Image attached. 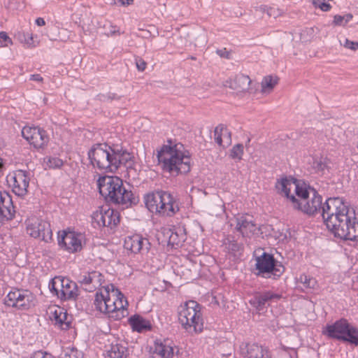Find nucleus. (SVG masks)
<instances>
[{"instance_id": "nucleus-59", "label": "nucleus", "mask_w": 358, "mask_h": 358, "mask_svg": "<svg viewBox=\"0 0 358 358\" xmlns=\"http://www.w3.org/2000/svg\"><path fill=\"white\" fill-rule=\"evenodd\" d=\"M120 99V96H117L116 94L110 93V92L108 93V99H109V101H112V100H115V99L118 100Z\"/></svg>"}, {"instance_id": "nucleus-15", "label": "nucleus", "mask_w": 358, "mask_h": 358, "mask_svg": "<svg viewBox=\"0 0 358 358\" xmlns=\"http://www.w3.org/2000/svg\"><path fill=\"white\" fill-rule=\"evenodd\" d=\"M113 173H115L118 169L123 166L127 169H132L134 166V157L123 150L122 148L115 146V151H113Z\"/></svg>"}, {"instance_id": "nucleus-11", "label": "nucleus", "mask_w": 358, "mask_h": 358, "mask_svg": "<svg viewBox=\"0 0 358 358\" xmlns=\"http://www.w3.org/2000/svg\"><path fill=\"white\" fill-rule=\"evenodd\" d=\"M27 233L34 238L48 243L52 239L50 224L43 220L32 217L27 221Z\"/></svg>"}, {"instance_id": "nucleus-49", "label": "nucleus", "mask_w": 358, "mask_h": 358, "mask_svg": "<svg viewBox=\"0 0 358 358\" xmlns=\"http://www.w3.org/2000/svg\"><path fill=\"white\" fill-rule=\"evenodd\" d=\"M216 53L222 58L229 59L230 58V52L227 50L226 48L217 49L216 50Z\"/></svg>"}, {"instance_id": "nucleus-7", "label": "nucleus", "mask_w": 358, "mask_h": 358, "mask_svg": "<svg viewBox=\"0 0 358 358\" xmlns=\"http://www.w3.org/2000/svg\"><path fill=\"white\" fill-rule=\"evenodd\" d=\"M255 274L264 278H280L285 271L282 262L275 259L273 255L263 252L262 255L257 257Z\"/></svg>"}, {"instance_id": "nucleus-21", "label": "nucleus", "mask_w": 358, "mask_h": 358, "mask_svg": "<svg viewBox=\"0 0 358 358\" xmlns=\"http://www.w3.org/2000/svg\"><path fill=\"white\" fill-rule=\"evenodd\" d=\"M124 246L127 250L138 253L141 251H148L150 243L148 239L143 238L141 235L134 234L125 238Z\"/></svg>"}, {"instance_id": "nucleus-3", "label": "nucleus", "mask_w": 358, "mask_h": 358, "mask_svg": "<svg viewBox=\"0 0 358 358\" xmlns=\"http://www.w3.org/2000/svg\"><path fill=\"white\" fill-rule=\"evenodd\" d=\"M143 201L148 210L162 216H173L175 214L174 200L172 195L165 191H153L145 194Z\"/></svg>"}, {"instance_id": "nucleus-5", "label": "nucleus", "mask_w": 358, "mask_h": 358, "mask_svg": "<svg viewBox=\"0 0 358 358\" xmlns=\"http://www.w3.org/2000/svg\"><path fill=\"white\" fill-rule=\"evenodd\" d=\"M113 151L114 145L96 143L88 151V159L94 168L103 173H113Z\"/></svg>"}, {"instance_id": "nucleus-17", "label": "nucleus", "mask_w": 358, "mask_h": 358, "mask_svg": "<svg viewBox=\"0 0 358 358\" xmlns=\"http://www.w3.org/2000/svg\"><path fill=\"white\" fill-rule=\"evenodd\" d=\"M282 298V295L271 292H257L250 300L249 303L257 311L264 309L266 305L277 301Z\"/></svg>"}, {"instance_id": "nucleus-6", "label": "nucleus", "mask_w": 358, "mask_h": 358, "mask_svg": "<svg viewBox=\"0 0 358 358\" xmlns=\"http://www.w3.org/2000/svg\"><path fill=\"white\" fill-rule=\"evenodd\" d=\"M201 306L196 301L190 300L185 303L180 316V324L189 334L201 332L203 330Z\"/></svg>"}, {"instance_id": "nucleus-4", "label": "nucleus", "mask_w": 358, "mask_h": 358, "mask_svg": "<svg viewBox=\"0 0 358 358\" xmlns=\"http://www.w3.org/2000/svg\"><path fill=\"white\" fill-rule=\"evenodd\" d=\"M322 333L330 338L358 345V328L350 324L346 319L341 318L327 324Z\"/></svg>"}, {"instance_id": "nucleus-55", "label": "nucleus", "mask_w": 358, "mask_h": 358, "mask_svg": "<svg viewBox=\"0 0 358 358\" xmlns=\"http://www.w3.org/2000/svg\"><path fill=\"white\" fill-rule=\"evenodd\" d=\"M96 98H97L98 100H99L101 101H109V99H108V94H99L96 96Z\"/></svg>"}, {"instance_id": "nucleus-61", "label": "nucleus", "mask_w": 358, "mask_h": 358, "mask_svg": "<svg viewBox=\"0 0 358 358\" xmlns=\"http://www.w3.org/2000/svg\"><path fill=\"white\" fill-rule=\"evenodd\" d=\"M182 129H184L186 131L189 132L192 129V126L185 124V125H184V127H182Z\"/></svg>"}, {"instance_id": "nucleus-13", "label": "nucleus", "mask_w": 358, "mask_h": 358, "mask_svg": "<svg viewBox=\"0 0 358 358\" xmlns=\"http://www.w3.org/2000/svg\"><path fill=\"white\" fill-rule=\"evenodd\" d=\"M22 136L35 148H43L49 141L46 131L38 127H24Z\"/></svg>"}, {"instance_id": "nucleus-29", "label": "nucleus", "mask_w": 358, "mask_h": 358, "mask_svg": "<svg viewBox=\"0 0 358 358\" xmlns=\"http://www.w3.org/2000/svg\"><path fill=\"white\" fill-rule=\"evenodd\" d=\"M154 354L157 355L158 358H171L173 355V349L162 343L155 342Z\"/></svg>"}, {"instance_id": "nucleus-62", "label": "nucleus", "mask_w": 358, "mask_h": 358, "mask_svg": "<svg viewBox=\"0 0 358 358\" xmlns=\"http://www.w3.org/2000/svg\"><path fill=\"white\" fill-rule=\"evenodd\" d=\"M357 219H358V215L357 216L356 214L355 213V215H354ZM350 241H358V238L357 239H349Z\"/></svg>"}, {"instance_id": "nucleus-9", "label": "nucleus", "mask_w": 358, "mask_h": 358, "mask_svg": "<svg viewBox=\"0 0 358 358\" xmlns=\"http://www.w3.org/2000/svg\"><path fill=\"white\" fill-rule=\"evenodd\" d=\"M51 293L61 301H76L79 295L77 284L68 278L55 276L49 282Z\"/></svg>"}, {"instance_id": "nucleus-46", "label": "nucleus", "mask_w": 358, "mask_h": 358, "mask_svg": "<svg viewBox=\"0 0 358 358\" xmlns=\"http://www.w3.org/2000/svg\"><path fill=\"white\" fill-rule=\"evenodd\" d=\"M343 46L352 50H356L358 49V42L352 41L346 38L345 39Z\"/></svg>"}, {"instance_id": "nucleus-37", "label": "nucleus", "mask_w": 358, "mask_h": 358, "mask_svg": "<svg viewBox=\"0 0 358 358\" xmlns=\"http://www.w3.org/2000/svg\"><path fill=\"white\" fill-rule=\"evenodd\" d=\"M104 296H106L107 314H108L109 317H111V314H113V308L114 307L115 296H113V292L110 293L108 288L105 289Z\"/></svg>"}, {"instance_id": "nucleus-48", "label": "nucleus", "mask_w": 358, "mask_h": 358, "mask_svg": "<svg viewBox=\"0 0 358 358\" xmlns=\"http://www.w3.org/2000/svg\"><path fill=\"white\" fill-rule=\"evenodd\" d=\"M0 40H2L6 43L4 45H8V44L13 43L11 38L8 36L7 33L5 31H0ZM0 43L2 44L1 41Z\"/></svg>"}, {"instance_id": "nucleus-39", "label": "nucleus", "mask_w": 358, "mask_h": 358, "mask_svg": "<svg viewBox=\"0 0 358 358\" xmlns=\"http://www.w3.org/2000/svg\"><path fill=\"white\" fill-rule=\"evenodd\" d=\"M46 166L50 169H59L63 165V161L57 157H49L45 159Z\"/></svg>"}, {"instance_id": "nucleus-26", "label": "nucleus", "mask_w": 358, "mask_h": 358, "mask_svg": "<svg viewBox=\"0 0 358 358\" xmlns=\"http://www.w3.org/2000/svg\"><path fill=\"white\" fill-rule=\"evenodd\" d=\"M24 289L10 291L4 299V303L7 306L18 308V304L22 299Z\"/></svg>"}, {"instance_id": "nucleus-8", "label": "nucleus", "mask_w": 358, "mask_h": 358, "mask_svg": "<svg viewBox=\"0 0 358 358\" xmlns=\"http://www.w3.org/2000/svg\"><path fill=\"white\" fill-rule=\"evenodd\" d=\"M168 142L169 145H163L157 150L158 163L164 172L177 176L179 175V151L176 148L177 145H172L171 140Z\"/></svg>"}, {"instance_id": "nucleus-25", "label": "nucleus", "mask_w": 358, "mask_h": 358, "mask_svg": "<svg viewBox=\"0 0 358 358\" xmlns=\"http://www.w3.org/2000/svg\"><path fill=\"white\" fill-rule=\"evenodd\" d=\"M108 358H127L129 352L127 348L121 344H112L110 349L107 352Z\"/></svg>"}, {"instance_id": "nucleus-56", "label": "nucleus", "mask_w": 358, "mask_h": 358, "mask_svg": "<svg viewBox=\"0 0 358 358\" xmlns=\"http://www.w3.org/2000/svg\"><path fill=\"white\" fill-rule=\"evenodd\" d=\"M343 17H344L343 20L345 24H346L352 19L353 15L351 13H348L346 15H343Z\"/></svg>"}, {"instance_id": "nucleus-33", "label": "nucleus", "mask_w": 358, "mask_h": 358, "mask_svg": "<svg viewBox=\"0 0 358 358\" xmlns=\"http://www.w3.org/2000/svg\"><path fill=\"white\" fill-rule=\"evenodd\" d=\"M15 37L18 41L23 43L28 48H31L36 46L33 40L32 34L29 32L25 33L23 31H19L15 34Z\"/></svg>"}, {"instance_id": "nucleus-58", "label": "nucleus", "mask_w": 358, "mask_h": 358, "mask_svg": "<svg viewBox=\"0 0 358 358\" xmlns=\"http://www.w3.org/2000/svg\"><path fill=\"white\" fill-rule=\"evenodd\" d=\"M122 6H129L133 3L134 0H117Z\"/></svg>"}, {"instance_id": "nucleus-54", "label": "nucleus", "mask_w": 358, "mask_h": 358, "mask_svg": "<svg viewBox=\"0 0 358 358\" xmlns=\"http://www.w3.org/2000/svg\"><path fill=\"white\" fill-rule=\"evenodd\" d=\"M110 27H111V29L110 30L109 33L107 34L108 36H113V35H115L116 34L120 35V32L119 29H116V27L115 26L111 25Z\"/></svg>"}, {"instance_id": "nucleus-47", "label": "nucleus", "mask_w": 358, "mask_h": 358, "mask_svg": "<svg viewBox=\"0 0 358 358\" xmlns=\"http://www.w3.org/2000/svg\"><path fill=\"white\" fill-rule=\"evenodd\" d=\"M30 358H53L50 354L43 352L42 351H38L34 352Z\"/></svg>"}, {"instance_id": "nucleus-19", "label": "nucleus", "mask_w": 358, "mask_h": 358, "mask_svg": "<svg viewBox=\"0 0 358 358\" xmlns=\"http://www.w3.org/2000/svg\"><path fill=\"white\" fill-rule=\"evenodd\" d=\"M113 296H115L113 312L111 318L115 320H120L128 314V302L124 294L118 289L113 288Z\"/></svg>"}, {"instance_id": "nucleus-22", "label": "nucleus", "mask_w": 358, "mask_h": 358, "mask_svg": "<svg viewBox=\"0 0 358 358\" xmlns=\"http://www.w3.org/2000/svg\"><path fill=\"white\" fill-rule=\"evenodd\" d=\"M227 86L238 92H245L249 90L252 83L248 76L243 73H238L235 76L234 79L227 80Z\"/></svg>"}, {"instance_id": "nucleus-27", "label": "nucleus", "mask_w": 358, "mask_h": 358, "mask_svg": "<svg viewBox=\"0 0 358 358\" xmlns=\"http://www.w3.org/2000/svg\"><path fill=\"white\" fill-rule=\"evenodd\" d=\"M22 295V299L18 304V308L20 310H27L31 306H35L36 297L28 290H24Z\"/></svg>"}, {"instance_id": "nucleus-1", "label": "nucleus", "mask_w": 358, "mask_h": 358, "mask_svg": "<svg viewBox=\"0 0 358 358\" xmlns=\"http://www.w3.org/2000/svg\"><path fill=\"white\" fill-rule=\"evenodd\" d=\"M294 191L296 196H290L294 208L311 217L320 214L327 229L336 237L358 238V218L353 216L355 211L350 210L342 199L329 198L323 203L317 191L305 182L296 185Z\"/></svg>"}, {"instance_id": "nucleus-31", "label": "nucleus", "mask_w": 358, "mask_h": 358, "mask_svg": "<svg viewBox=\"0 0 358 358\" xmlns=\"http://www.w3.org/2000/svg\"><path fill=\"white\" fill-rule=\"evenodd\" d=\"M301 184V182H296V180L294 182H291L287 178L282 179L280 182H278L277 185V188L281 193L284 194V195L290 200V196L292 194H290V190L292 186H294L296 185Z\"/></svg>"}, {"instance_id": "nucleus-38", "label": "nucleus", "mask_w": 358, "mask_h": 358, "mask_svg": "<svg viewBox=\"0 0 358 358\" xmlns=\"http://www.w3.org/2000/svg\"><path fill=\"white\" fill-rule=\"evenodd\" d=\"M78 282L84 286L85 290L87 291V288L92 286V271L85 272L80 275Z\"/></svg>"}, {"instance_id": "nucleus-32", "label": "nucleus", "mask_w": 358, "mask_h": 358, "mask_svg": "<svg viewBox=\"0 0 358 358\" xmlns=\"http://www.w3.org/2000/svg\"><path fill=\"white\" fill-rule=\"evenodd\" d=\"M105 291L96 292L94 300V306L95 309L100 313L107 314V308L106 302Z\"/></svg>"}, {"instance_id": "nucleus-28", "label": "nucleus", "mask_w": 358, "mask_h": 358, "mask_svg": "<svg viewBox=\"0 0 358 358\" xmlns=\"http://www.w3.org/2000/svg\"><path fill=\"white\" fill-rule=\"evenodd\" d=\"M192 164L190 152L187 150H180V174L189 173Z\"/></svg>"}, {"instance_id": "nucleus-10", "label": "nucleus", "mask_w": 358, "mask_h": 358, "mask_svg": "<svg viewBox=\"0 0 358 358\" xmlns=\"http://www.w3.org/2000/svg\"><path fill=\"white\" fill-rule=\"evenodd\" d=\"M84 235L74 231L63 230L58 232V245L69 253H76L83 249Z\"/></svg>"}, {"instance_id": "nucleus-20", "label": "nucleus", "mask_w": 358, "mask_h": 358, "mask_svg": "<svg viewBox=\"0 0 358 358\" xmlns=\"http://www.w3.org/2000/svg\"><path fill=\"white\" fill-rule=\"evenodd\" d=\"M236 230L241 234L243 237H250L258 229L252 217L245 215H238L236 218Z\"/></svg>"}, {"instance_id": "nucleus-16", "label": "nucleus", "mask_w": 358, "mask_h": 358, "mask_svg": "<svg viewBox=\"0 0 358 358\" xmlns=\"http://www.w3.org/2000/svg\"><path fill=\"white\" fill-rule=\"evenodd\" d=\"M15 213L11 196L6 191H0V224L13 220Z\"/></svg>"}, {"instance_id": "nucleus-30", "label": "nucleus", "mask_w": 358, "mask_h": 358, "mask_svg": "<svg viewBox=\"0 0 358 358\" xmlns=\"http://www.w3.org/2000/svg\"><path fill=\"white\" fill-rule=\"evenodd\" d=\"M329 163L330 161L327 157L315 158L313 162V169L318 174L324 175L326 170L329 169Z\"/></svg>"}, {"instance_id": "nucleus-53", "label": "nucleus", "mask_w": 358, "mask_h": 358, "mask_svg": "<svg viewBox=\"0 0 358 358\" xmlns=\"http://www.w3.org/2000/svg\"><path fill=\"white\" fill-rule=\"evenodd\" d=\"M30 80H34L39 83H42L43 81V77L40 74H32L30 76Z\"/></svg>"}, {"instance_id": "nucleus-44", "label": "nucleus", "mask_w": 358, "mask_h": 358, "mask_svg": "<svg viewBox=\"0 0 358 358\" xmlns=\"http://www.w3.org/2000/svg\"><path fill=\"white\" fill-rule=\"evenodd\" d=\"M222 134L223 143H224V146H228L231 143V132L224 125H223Z\"/></svg>"}, {"instance_id": "nucleus-43", "label": "nucleus", "mask_w": 358, "mask_h": 358, "mask_svg": "<svg viewBox=\"0 0 358 358\" xmlns=\"http://www.w3.org/2000/svg\"><path fill=\"white\" fill-rule=\"evenodd\" d=\"M242 248V244L238 243L236 241H229L228 249L232 252H239Z\"/></svg>"}, {"instance_id": "nucleus-63", "label": "nucleus", "mask_w": 358, "mask_h": 358, "mask_svg": "<svg viewBox=\"0 0 358 358\" xmlns=\"http://www.w3.org/2000/svg\"><path fill=\"white\" fill-rule=\"evenodd\" d=\"M172 238H173V237H172V236H171L170 237V239H169V244H172V245H174V242H172V241H171Z\"/></svg>"}, {"instance_id": "nucleus-42", "label": "nucleus", "mask_w": 358, "mask_h": 358, "mask_svg": "<svg viewBox=\"0 0 358 358\" xmlns=\"http://www.w3.org/2000/svg\"><path fill=\"white\" fill-rule=\"evenodd\" d=\"M313 4L315 8H320L322 11H328L331 6L325 0H313Z\"/></svg>"}, {"instance_id": "nucleus-40", "label": "nucleus", "mask_w": 358, "mask_h": 358, "mask_svg": "<svg viewBox=\"0 0 358 358\" xmlns=\"http://www.w3.org/2000/svg\"><path fill=\"white\" fill-rule=\"evenodd\" d=\"M299 280L306 288H314L317 283L315 279L306 275H301Z\"/></svg>"}, {"instance_id": "nucleus-35", "label": "nucleus", "mask_w": 358, "mask_h": 358, "mask_svg": "<svg viewBox=\"0 0 358 358\" xmlns=\"http://www.w3.org/2000/svg\"><path fill=\"white\" fill-rule=\"evenodd\" d=\"M92 286L87 288V292H92L102 285L104 282L103 275L98 271H92Z\"/></svg>"}, {"instance_id": "nucleus-23", "label": "nucleus", "mask_w": 358, "mask_h": 358, "mask_svg": "<svg viewBox=\"0 0 358 358\" xmlns=\"http://www.w3.org/2000/svg\"><path fill=\"white\" fill-rule=\"evenodd\" d=\"M129 324L131 325L133 331L139 333L149 331L152 329L150 322L137 314L129 318Z\"/></svg>"}, {"instance_id": "nucleus-12", "label": "nucleus", "mask_w": 358, "mask_h": 358, "mask_svg": "<svg viewBox=\"0 0 358 358\" xmlns=\"http://www.w3.org/2000/svg\"><path fill=\"white\" fill-rule=\"evenodd\" d=\"M92 224L94 228L108 227L110 229L116 227L120 222V214L112 209L103 207L94 211L92 216Z\"/></svg>"}, {"instance_id": "nucleus-36", "label": "nucleus", "mask_w": 358, "mask_h": 358, "mask_svg": "<svg viewBox=\"0 0 358 358\" xmlns=\"http://www.w3.org/2000/svg\"><path fill=\"white\" fill-rule=\"evenodd\" d=\"M243 144L238 143L233 146L230 150L229 156L235 160L241 161L243 155Z\"/></svg>"}, {"instance_id": "nucleus-2", "label": "nucleus", "mask_w": 358, "mask_h": 358, "mask_svg": "<svg viewBox=\"0 0 358 358\" xmlns=\"http://www.w3.org/2000/svg\"><path fill=\"white\" fill-rule=\"evenodd\" d=\"M100 194L108 202L131 206L138 202L133 192L127 189L117 176H100L97 180Z\"/></svg>"}, {"instance_id": "nucleus-51", "label": "nucleus", "mask_w": 358, "mask_h": 358, "mask_svg": "<svg viewBox=\"0 0 358 358\" xmlns=\"http://www.w3.org/2000/svg\"><path fill=\"white\" fill-rule=\"evenodd\" d=\"M267 15L269 17H276L280 15V11L274 8L268 7V9H267Z\"/></svg>"}, {"instance_id": "nucleus-64", "label": "nucleus", "mask_w": 358, "mask_h": 358, "mask_svg": "<svg viewBox=\"0 0 358 358\" xmlns=\"http://www.w3.org/2000/svg\"><path fill=\"white\" fill-rule=\"evenodd\" d=\"M148 34H149V31H147L146 33H145V35L143 36L147 37Z\"/></svg>"}, {"instance_id": "nucleus-52", "label": "nucleus", "mask_w": 358, "mask_h": 358, "mask_svg": "<svg viewBox=\"0 0 358 358\" xmlns=\"http://www.w3.org/2000/svg\"><path fill=\"white\" fill-rule=\"evenodd\" d=\"M64 358H80L78 350H71L64 355Z\"/></svg>"}, {"instance_id": "nucleus-60", "label": "nucleus", "mask_w": 358, "mask_h": 358, "mask_svg": "<svg viewBox=\"0 0 358 358\" xmlns=\"http://www.w3.org/2000/svg\"><path fill=\"white\" fill-rule=\"evenodd\" d=\"M36 24L38 25V26H43L45 24V22L43 18L42 17H38L36 20Z\"/></svg>"}, {"instance_id": "nucleus-14", "label": "nucleus", "mask_w": 358, "mask_h": 358, "mask_svg": "<svg viewBox=\"0 0 358 358\" xmlns=\"http://www.w3.org/2000/svg\"><path fill=\"white\" fill-rule=\"evenodd\" d=\"M13 192L18 196H24L28 193L30 173L21 169L16 170L10 176Z\"/></svg>"}, {"instance_id": "nucleus-18", "label": "nucleus", "mask_w": 358, "mask_h": 358, "mask_svg": "<svg viewBox=\"0 0 358 358\" xmlns=\"http://www.w3.org/2000/svg\"><path fill=\"white\" fill-rule=\"evenodd\" d=\"M50 319L52 324L62 330H68L71 325V316L66 310L60 307H56L50 310Z\"/></svg>"}, {"instance_id": "nucleus-24", "label": "nucleus", "mask_w": 358, "mask_h": 358, "mask_svg": "<svg viewBox=\"0 0 358 358\" xmlns=\"http://www.w3.org/2000/svg\"><path fill=\"white\" fill-rule=\"evenodd\" d=\"M245 348L248 358H271L268 349L257 343L247 344Z\"/></svg>"}, {"instance_id": "nucleus-45", "label": "nucleus", "mask_w": 358, "mask_h": 358, "mask_svg": "<svg viewBox=\"0 0 358 358\" xmlns=\"http://www.w3.org/2000/svg\"><path fill=\"white\" fill-rule=\"evenodd\" d=\"M136 68L139 71H143L147 66L146 62L141 57H137L135 58Z\"/></svg>"}, {"instance_id": "nucleus-41", "label": "nucleus", "mask_w": 358, "mask_h": 358, "mask_svg": "<svg viewBox=\"0 0 358 358\" xmlns=\"http://www.w3.org/2000/svg\"><path fill=\"white\" fill-rule=\"evenodd\" d=\"M222 129H223V124H219L217 126L214 130V138L215 142L220 145L224 147V145H223V134H222Z\"/></svg>"}, {"instance_id": "nucleus-34", "label": "nucleus", "mask_w": 358, "mask_h": 358, "mask_svg": "<svg viewBox=\"0 0 358 358\" xmlns=\"http://www.w3.org/2000/svg\"><path fill=\"white\" fill-rule=\"evenodd\" d=\"M278 78H273L271 76H267L264 78L262 81V92H270L275 85L278 83Z\"/></svg>"}, {"instance_id": "nucleus-50", "label": "nucleus", "mask_w": 358, "mask_h": 358, "mask_svg": "<svg viewBox=\"0 0 358 358\" xmlns=\"http://www.w3.org/2000/svg\"><path fill=\"white\" fill-rule=\"evenodd\" d=\"M343 15H336L334 18V24L338 26H345V24L343 20Z\"/></svg>"}, {"instance_id": "nucleus-57", "label": "nucleus", "mask_w": 358, "mask_h": 358, "mask_svg": "<svg viewBox=\"0 0 358 358\" xmlns=\"http://www.w3.org/2000/svg\"><path fill=\"white\" fill-rule=\"evenodd\" d=\"M256 10H259L262 13H267V9H268V7L265 5H261L259 6H257L255 8Z\"/></svg>"}]
</instances>
